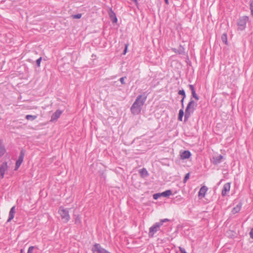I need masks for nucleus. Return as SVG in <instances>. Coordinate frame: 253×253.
Returning <instances> with one entry per match:
<instances>
[{
  "mask_svg": "<svg viewBox=\"0 0 253 253\" xmlns=\"http://www.w3.org/2000/svg\"><path fill=\"white\" fill-rule=\"evenodd\" d=\"M58 213L60 215L61 219L64 223H67L69 221L70 216L68 209H64L63 207H60L58 210Z\"/></svg>",
  "mask_w": 253,
  "mask_h": 253,
  "instance_id": "nucleus-3",
  "label": "nucleus"
},
{
  "mask_svg": "<svg viewBox=\"0 0 253 253\" xmlns=\"http://www.w3.org/2000/svg\"><path fill=\"white\" fill-rule=\"evenodd\" d=\"M111 20H112V21L113 23H117V22L118 21L117 18L116 16H114V17H113V18H111Z\"/></svg>",
  "mask_w": 253,
  "mask_h": 253,
  "instance_id": "nucleus-34",
  "label": "nucleus"
},
{
  "mask_svg": "<svg viewBox=\"0 0 253 253\" xmlns=\"http://www.w3.org/2000/svg\"><path fill=\"white\" fill-rule=\"evenodd\" d=\"M185 49L183 46L180 45L178 48H177V54H184Z\"/></svg>",
  "mask_w": 253,
  "mask_h": 253,
  "instance_id": "nucleus-18",
  "label": "nucleus"
},
{
  "mask_svg": "<svg viewBox=\"0 0 253 253\" xmlns=\"http://www.w3.org/2000/svg\"><path fill=\"white\" fill-rule=\"evenodd\" d=\"M109 15L110 19L113 18L114 16H116L115 12L112 10V9H110L109 12Z\"/></svg>",
  "mask_w": 253,
  "mask_h": 253,
  "instance_id": "nucleus-27",
  "label": "nucleus"
},
{
  "mask_svg": "<svg viewBox=\"0 0 253 253\" xmlns=\"http://www.w3.org/2000/svg\"><path fill=\"white\" fill-rule=\"evenodd\" d=\"M184 111H183V108H181L179 111L178 113V120L179 121H182V119L184 116Z\"/></svg>",
  "mask_w": 253,
  "mask_h": 253,
  "instance_id": "nucleus-17",
  "label": "nucleus"
},
{
  "mask_svg": "<svg viewBox=\"0 0 253 253\" xmlns=\"http://www.w3.org/2000/svg\"><path fill=\"white\" fill-rule=\"evenodd\" d=\"M8 167L6 162H3L0 166V178H3L5 172L8 169Z\"/></svg>",
  "mask_w": 253,
  "mask_h": 253,
  "instance_id": "nucleus-7",
  "label": "nucleus"
},
{
  "mask_svg": "<svg viewBox=\"0 0 253 253\" xmlns=\"http://www.w3.org/2000/svg\"><path fill=\"white\" fill-rule=\"evenodd\" d=\"M127 44H125V47L123 51V54L125 55L127 51Z\"/></svg>",
  "mask_w": 253,
  "mask_h": 253,
  "instance_id": "nucleus-35",
  "label": "nucleus"
},
{
  "mask_svg": "<svg viewBox=\"0 0 253 253\" xmlns=\"http://www.w3.org/2000/svg\"><path fill=\"white\" fill-rule=\"evenodd\" d=\"M35 247L34 246H31L29 248L27 253H33V250Z\"/></svg>",
  "mask_w": 253,
  "mask_h": 253,
  "instance_id": "nucleus-31",
  "label": "nucleus"
},
{
  "mask_svg": "<svg viewBox=\"0 0 253 253\" xmlns=\"http://www.w3.org/2000/svg\"><path fill=\"white\" fill-rule=\"evenodd\" d=\"M131 0L135 3V5H137L138 4L137 0Z\"/></svg>",
  "mask_w": 253,
  "mask_h": 253,
  "instance_id": "nucleus-41",
  "label": "nucleus"
},
{
  "mask_svg": "<svg viewBox=\"0 0 253 253\" xmlns=\"http://www.w3.org/2000/svg\"><path fill=\"white\" fill-rule=\"evenodd\" d=\"M11 211V212H12L15 213V206L12 207L11 208V209H10V211Z\"/></svg>",
  "mask_w": 253,
  "mask_h": 253,
  "instance_id": "nucleus-37",
  "label": "nucleus"
},
{
  "mask_svg": "<svg viewBox=\"0 0 253 253\" xmlns=\"http://www.w3.org/2000/svg\"><path fill=\"white\" fill-rule=\"evenodd\" d=\"M191 156V153L189 150H184L181 153L180 157L182 160L189 159Z\"/></svg>",
  "mask_w": 253,
  "mask_h": 253,
  "instance_id": "nucleus-11",
  "label": "nucleus"
},
{
  "mask_svg": "<svg viewBox=\"0 0 253 253\" xmlns=\"http://www.w3.org/2000/svg\"><path fill=\"white\" fill-rule=\"evenodd\" d=\"M189 176H190V173H187V174H185V176L184 177V179H183V182L184 183L186 182L187 180L189 178Z\"/></svg>",
  "mask_w": 253,
  "mask_h": 253,
  "instance_id": "nucleus-29",
  "label": "nucleus"
},
{
  "mask_svg": "<svg viewBox=\"0 0 253 253\" xmlns=\"http://www.w3.org/2000/svg\"><path fill=\"white\" fill-rule=\"evenodd\" d=\"M250 9L252 16L253 17V0H251L250 2Z\"/></svg>",
  "mask_w": 253,
  "mask_h": 253,
  "instance_id": "nucleus-26",
  "label": "nucleus"
},
{
  "mask_svg": "<svg viewBox=\"0 0 253 253\" xmlns=\"http://www.w3.org/2000/svg\"><path fill=\"white\" fill-rule=\"evenodd\" d=\"M72 17L74 19H80L82 17V14L78 13V14H77L72 15Z\"/></svg>",
  "mask_w": 253,
  "mask_h": 253,
  "instance_id": "nucleus-28",
  "label": "nucleus"
},
{
  "mask_svg": "<svg viewBox=\"0 0 253 253\" xmlns=\"http://www.w3.org/2000/svg\"><path fill=\"white\" fill-rule=\"evenodd\" d=\"M185 99H183L182 98L180 100V103H181V107L182 108H184V100Z\"/></svg>",
  "mask_w": 253,
  "mask_h": 253,
  "instance_id": "nucleus-38",
  "label": "nucleus"
},
{
  "mask_svg": "<svg viewBox=\"0 0 253 253\" xmlns=\"http://www.w3.org/2000/svg\"><path fill=\"white\" fill-rule=\"evenodd\" d=\"M165 0V3L167 4H169V0Z\"/></svg>",
  "mask_w": 253,
  "mask_h": 253,
  "instance_id": "nucleus-43",
  "label": "nucleus"
},
{
  "mask_svg": "<svg viewBox=\"0 0 253 253\" xmlns=\"http://www.w3.org/2000/svg\"><path fill=\"white\" fill-rule=\"evenodd\" d=\"M221 40L223 43L227 44V36L226 33H224L222 35Z\"/></svg>",
  "mask_w": 253,
  "mask_h": 253,
  "instance_id": "nucleus-20",
  "label": "nucleus"
},
{
  "mask_svg": "<svg viewBox=\"0 0 253 253\" xmlns=\"http://www.w3.org/2000/svg\"><path fill=\"white\" fill-rule=\"evenodd\" d=\"M153 199H155V200H157L158 199L159 197H160V196L159 194V193H156V194H154L153 195Z\"/></svg>",
  "mask_w": 253,
  "mask_h": 253,
  "instance_id": "nucleus-32",
  "label": "nucleus"
},
{
  "mask_svg": "<svg viewBox=\"0 0 253 253\" xmlns=\"http://www.w3.org/2000/svg\"><path fill=\"white\" fill-rule=\"evenodd\" d=\"M37 118L36 115H27L25 116V118L28 120L34 121Z\"/></svg>",
  "mask_w": 253,
  "mask_h": 253,
  "instance_id": "nucleus-19",
  "label": "nucleus"
},
{
  "mask_svg": "<svg viewBox=\"0 0 253 253\" xmlns=\"http://www.w3.org/2000/svg\"><path fill=\"white\" fill-rule=\"evenodd\" d=\"M14 214L15 213L9 211L7 222L10 221L14 218Z\"/></svg>",
  "mask_w": 253,
  "mask_h": 253,
  "instance_id": "nucleus-25",
  "label": "nucleus"
},
{
  "mask_svg": "<svg viewBox=\"0 0 253 253\" xmlns=\"http://www.w3.org/2000/svg\"><path fill=\"white\" fill-rule=\"evenodd\" d=\"M230 189V183H226L224 185L222 190L221 194L222 196H225L227 193L229 192Z\"/></svg>",
  "mask_w": 253,
  "mask_h": 253,
  "instance_id": "nucleus-10",
  "label": "nucleus"
},
{
  "mask_svg": "<svg viewBox=\"0 0 253 253\" xmlns=\"http://www.w3.org/2000/svg\"><path fill=\"white\" fill-rule=\"evenodd\" d=\"M172 194V191L170 189L163 192L164 197H168Z\"/></svg>",
  "mask_w": 253,
  "mask_h": 253,
  "instance_id": "nucleus-22",
  "label": "nucleus"
},
{
  "mask_svg": "<svg viewBox=\"0 0 253 253\" xmlns=\"http://www.w3.org/2000/svg\"><path fill=\"white\" fill-rule=\"evenodd\" d=\"M172 50L175 53L177 54V49L174 48L172 49Z\"/></svg>",
  "mask_w": 253,
  "mask_h": 253,
  "instance_id": "nucleus-40",
  "label": "nucleus"
},
{
  "mask_svg": "<svg viewBox=\"0 0 253 253\" xmlns=\"http://www.w3.org/2000/svg\"><path fill=\"white\" fill-rule=\"evenodd\" d=\"M179 250L181 253H187L185 250V249L181 247H179Z\"/></svg>",
  "mask_w": 253,
  "mask_h": 253,
  "instance_id": "nucleus-36",
  "label": "nucleus"
},
{
  "mask_svg": "<svg viewBox=\"0 0 253 253\" xmlns=\"http://www.w3.org/2000/svg\"><path fill=\"white\" fill-rule=\"evenodd\" d=\"M126 78V77H123L120 79V81L121 83L122 84H125V79Z\"/></svg>",
  "mask_w": 253,
  "mask_h": 253,
  "instance_id": "nucleus-33",
  "label": "nucleus"
},
{
  "mask_svg": "<svg viewBox=\"0 0 253 253\" xmlns=\"http://www.w3.org/2000/svg\"><path fill=\"white\" fill-rule=\"evenodd\" d=\"M193 113L194 111H192L191 110H190L188 108H186L185 110L184 121L185 122H186L188 121V119L191 116V114H192Z\"/></svg>",
  "mask_w": 253,
  "mask_h": 253,
  "instance_id": "nucleus-13",
  "label": "nucleus"
},
{
  "mask_svg": "<svg viewBox=\"0 0 253 253\" xmlns=\"http://www.w3.org/2000/svg\"><path fill=\"white\" fill-rule=\"evenodd\" d=\"M139 173L143 178L146 177L148 175V172L146 169L143 168L139 170Z\"/></svg>",
  "mask_w": 253,
  "mask_h": 253,
  "instance_id": "nucleus-16",
  "label": "nucleus"
},
{
  "mask_svg": "<svg viewBox=\"0 0 253 253\" xmlns=\"http://www.w3.org/2000/svg\"><path fill=\"white\" fill-rule=\"evenodd\" d=\"M208 189L207 186H202L198 192L199 197H204L207 191H208Z\"/></svg>",
  "mask_w": 253,
  "mask_h": 253,
  "instance_id": "nucleus-12",
  "label": "nucleus"
},
{
  "mask_svg": "<svg viewBox=\"0 0 253 253\" xmlns=\"http://www.w3.org/2000/svg\"><path fill=\"white\" fill-rule=\"evenodd\" d=\"M170 221L168 218L162 219L158 222H156L149 228V235L153 236L157 232L160 231L165 232V228L169 225V222Z\"/></svg>",
  "mask_w": 253,
  "mask_h": 253,
  "instance_id": "nucleus-2",
  "label": "nucleus"
},
{
  "mask_svg": "<svg viewBox=\"0 0 253 253\" xmlns=\"http://www.w3.org/2000/svg\"><path fill=\"white\" fill-rule=\"evenodd\" d=\"M242 207V203L241 202H239L235 207H234L232 210V214H234L237 213H238Z\"/></svg>",
  "mask_w": 253,
  "mask_h": 253,
  "instance_id": "nucleus-14",
  "label": "nucleus"
},
{
  "mask_svg": "<svg viewBox=\"0 0 253 253\" xmlns=\"http://www.w3.org/2000/svg\"><path fill=\"white\" fill-rule=\"evenodd\" d=\"M147 97L146 93L139 95L130 107V111L133 115H138L141 111L142 107L144 104Z\"/></svg>",
  "mask_w": 253,
  "mask_h": 253,
  "instance_id": "nucleus-1",
  "label": "nucleus"
},
{
  "mask_svg": "<svg viewBox=\"0 0 253 253\" xmlns=\"http://www.w3.org/2000/svg\"><path fill=\"white\" fill-rule=\"evenodd\" d=\"M25 154V151L23 149H22L20 151L18 158L16 162L15 167V169H14L15 170H17L18 169V168L20 167L21 164L22 163Z\"/></svg>",
  "mask_w": 253,
  "mask_h": 253,
  "instance_id": "nucleus-5",
  "label": "nucleus"
},
{
  "mask_svg": "<svg viewBox=\"0 0 253 253\" xmlns=\"http://www.w3.org/2000/svg\"><path fill=\"white\" fill-rule=\"evenodd\" d=\"M197 106V103L195 102L192 98H191L189 102H188L186 108H188L192 111H195Z\"/></svg>",
  "mask_w": 253,
  "mask_h": 253,
  "instance_id": "nucleus-6",
  "label": "nucleus"
},
{
  "mask_svg": "<svg viewBox=\"0 0 253 253\" xmlns=\"http://www.w3.org/2000/svg\"><path fill=\"white\" fill-rule=\"evenodd\" d=\"M62 111L60 110H56L51 117V122L56 121L60 116Z\"/></svg>",
  "mask_w": 253,
  "mask_h": 253,
  "instance_id": "nucleus-9",
  "label": "nucleus"
},
{
  "mask_svg": "<svg viewBox=\"0 0 253 253\" xmlns=\"http://www.w3.org/2000/svg\"><path fill=\"white\" fill-rule=\"evenodd\" d=\"M178 94L179 95L182 96V98L185 99L186 98V95L185 91L183 89L179 90L178 91Z\"/></svg>",
  "mask_w": 253,
  "mask_h": 253,
  "instance_id": "nucleus-21",
  "label": "nucleus"
},
{
  "mask_svg": "<svg viewBox=\"0 0 253 253\" xmlns=\"http://www.w3.org/2000/svg\"><path fill=\"white\" fill-rule=\"evenodd\" d=\"M249 18L247 16L240 17L238 20L237 22L238 30L241 31L245 30L246 27V24Z\"/></svg>",
  "mask_w": 253,
  "mask_h": 253,
  "instance_id": "nucleus-4",
  "label": "nucleus"
},
{
  "mask_svg": "<svg viewBox=\"0 0 253 253\" xmlns=\"http://www.w3.org/2000/svg\"><path fill=\"white\" fill-rule=\"evenodd\" d=\"M189 87L191 91V97L194 98L196 101H198L199 100V96L197 95V94L196 92V90L194 87V85L192 84H189Z\"/></svg>",
  "mask_w": 253,
  "mask_h": 253,
  "instance_id": "nucleus-8",
  "label": "nucleus"
},
{
  "mask_svg": "<svg viewBox=\"0 0 253 253\" xmlns=\"http://www.w3.org/2000/svg\"><path fill=\"white\" fill-rule=\"evenodd\" d=\"M5 149L3 146H0V157L2 156L5 153Z\"/></svg>",
  "mask_w": 253,
  "mask_h": 253,
  "instance_id": "nucleus-23",
  "label": "nucleus"
},
{
  "mask_svg": "<svg viewBox=\"0 0 253 253\" xmlns=\"http://www.w3.org/2000/svg\"><path fill=\"white\" fill-rule=\"evenodd\" d=\"M250 237H253V228L251 229L250 232Z\"/></svg>",
  "mask_w": 253,
  "mask_h": 253,
  "instance_id": "nucleus-39",
  "label": "nucleus"
},
{
  "mask_svg": "<svg viewBox=\"0 0 253 253\" xmlns=\"http://www.w3.org/2000/svg\"><path fill=\"white\" fill-rule=\"evenodd\" d=\"M159 195H160V197H162H162H164L163 192H162V193H159Z\"/></svg>",
  "mask_w": 253,
  "mask_h": 253,
  "instance_id": "nucleus-42",
  "label": "nucleus"
},
{
  "mask_svg": "<svg viewBox=\"0 0 253 253\" xmlns=\"http://www.w3.org/2000/svg\"><path fill=\"white\" fill-rule=\"evenodd\" d=\"M222 159L223 156L221 155L213 157L212 158V163L214 165L218 164L221 162V160Z\"/></svg>",
  "mask_w": 253,
  "mask_h": 253,
  "instance_id": "nucleus-15",
  "label": "nucleus"
},
{
  "mask_svg": "<svg viewBox=\"0 0 253 253\" xmlns=\"http://www.w3.org/2000/svg\"><path fill=\"white\" fill-rule=\"evenodd\" d=\"M42 60V57H40L39 58H38L36 61V63L38 67L40 66L41 62Z\"/></svg>",
  "mask_w": 253,
  "mask_h": 253,
  "instance_id": "nucleus-30",
  "label": "nucleus"
},
{
  "mask_svg": "<svg viewBox=\"0 0 253 253\" xmlns=\"http://www.w3.org/2000/svg\"><path fill=\"white\" fill-rule=\"evenodd\" d=\"M75 223L77 225H80L81 224V220L79 216H76L75 218Z\"/></svg>",
  "mask_w": 253,
  "mask_h": 253,
  "instance_id": "nucleus-24",
  "label": "nucleus"
}]
</instances>
